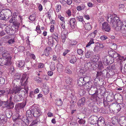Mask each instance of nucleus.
Returning <instances> with one entry per match:
<instances>
[{"label": "nucleus", "instance_id": "23", "mask_svg": "<svg viewBox=\"0 0 126 126\" xmlns=\"http://www.w3.org/2000/svg\"><path fill=\"white\" fill-rule=\"evenodd\" d=\"M86 7L84 4H82L80 5H79L77 6L76 9L78 11L83 10H84Z\"/></svg>", "mask_w": 126, "mask_h": 126}, {"label": "nucleus", "instance_id": "14", "mask_svg": "<svg viewBox=\"0 0 126 126\" xmlns=\"http://www.w3.org/2000/svg\"><path fill=\"white\" fill-rule=\"evenodd\" d=\"M98 120V118L97 116L94 115L91 116L89 118L90 124L93 125L95 124L96 123H97Z\"/></svg>", "mask_w": 126, "mask_h": 126}, {"label": "nucleus", "instance_id": "40", "mask_svg": "<svg viewBox=\"0 0 126 126\" xmlns=\"http://www.w3.org/2000/svg\"><path fill=\"white\" fill-rule=\"evenodd\" d=\"M124 7L125 6L123 4H120L119 6V10L120 11H123L124 10Z\"/></svg>", "mask_w": 126, "mask_h": 126}, {"label": "nucleus", "instance_id": "47", "mask_svg": "<svg viewBox=\"0 0 126 126\" xmlns=\"http://www.w3.org/2000/svg\"><path fill=\"white\" fill-rule=\"evenodd\" d=\"M29 117H27L26 120H24L23 121V122L27 126L28 125L29 122H31L30 120H29Z\"/></svg>", "mask_w": 126, "mask_h": 126}, {"label": "nucleus", "instance_id": "27", "mask_svg": "<svg viewBox=\"0 0 126 126\" xmlns=\"http://www.w3.org/2000/svg\"><path fill=\"white\" fill-rule=\"evenodd\" d=\"M84 82L83 77H81L78 80V84L80 86H83L84 85Z\"/></svg>", "mask_w": 126, "mask_h": 126}, {"label": "nucleus", "instance_id": "45", "mask_svg": "<svg viewBox=\"0 0 126 126\" xmlns=\"http://www.w3.org/2000/svg\"><path fill=\"white\" fill-rule=\"evenodd\" d=\"M56 104L58 106H60L62 104V102L61 99H60L59 100L56 101Z\"/></svg>", "mask_w": 126, "mask_h": 126}, {"label": "nucleus", "instance_id": "42", "mask_svg": "<svg viewBox=\"0 0 126 126\" xmlns=\"http://www.w3.org/2000/svg\"><path fill=\"white\" fill-rule=\"evenodd\" d=\"M15 41V40L14 39L12 38L11 39H9L8 41L7 42V43L11 45L13 44Z\"/></svg>", "mask_w": 126, "mask_h": 126}, {"label": "nucleus", "instance_id": "22", "mask_svg": "<svg viewBox=\"0 0 126 126\" xmlns=\"http://www.w3.org/2000/svg\"><path fill=\"white\" fill-rule=\"evenodd\" d=\"M88 106L90 107L91 109L94 112H96L97 111L98 109L97 106L91 104H89Z\"/></svg>", "mask_w": 126, "mask_h": 126}, {"label": "nucleus", "instance_id": "56", "mask_svg": "<svg viewBox=\"0 0 126 126\" xmlns=\"http://www.w3.org/2000/svg\"><path fill=\"white\" fill-rule=\"evenodd\" d=\"M35 94L33 91H31L30 94L29 96L32 98H34L35 97Z\"/></svg>", "mask_w": 126, "mask_h": 126}, {"label": "nucleus", "instance_id": "16", "mask_svg": "<svg viewBox=\"0 0 126 126\" xmlns=\"http://www.w3.org/2000/svg\"><path fill=\"white\" fill-rule=\"evenodd\" d=\"M104 119L102 117H100L97 122L98 126H105Z\"/></svg>", "mask_w": 126, "mask_h": 126}, {"label": "nucleus", "instance_id": "57", "mask_svg": "<svg viewBox=\"0 0 126 126\" xmlns=\"http://www.w3.org/2000/svg\"><path fill=\"white\" fill-rule=\"evenodd\" d=\"M48 87H47L46 88L43 89V91L45 94H48L49 93V91L48 90Z\"/></svg>", "mask_w": 126, "mask_h": 126}, {"label": "nucleus", "instance_id": "55", "mask_svg": "<svg viewBox=\"0 0 126 126\" xmlns=\"http://www.w3.org/2000/svg\"><path fill=\"white\" fill-rule=\"evenodd\" d=\"M98 68L100 69L103 68V64L101 63H99L97 65Z\"/></svg>", "mask_w": 126, "mask_h": 126}, {"label": "nucleus", "instance_id": "64", "mask_svg": "<svg viewBox=\"0 0 126 126\" xmlns=\"http://www.w3.org/2000/svg\"><path fill=\"white\" fill-rule=\"evenodd\" d=\"M70 51V50L68 49H66L65 50L64 52L63 53V55L64 56L68 53V52Z\"/></svg>", "mask_w": 126, "mask_h": 126}, {"label": "nucleus", "instance_id": "9", "mask_svg": "<svg viewBox=\"0 0 126 126\" xmlns=\"http://www.w3.org/2000/svg\"><path fill=\"white\" fill-rule=\"evenodd\" d=\"M2 58L6 59L7 61L10 62H12L11 59L12 57L10 54L7 51H4L2 54Z\"/></svg>", "mask_w": 126, "mask_h": 126}, {"label": "nucleus", "instance_id": "4", "mask_svg": "<svg viewBox=\"0 0 126 126\" xmlns=\"http://www.w3.org/2000/svg\"><path fill=\"white\" fill-rule=\"evenodd\" d=\"M102 61L104 64L106 65L111 64L114 62V59L110 56L104 57L102 58Z\"/></svg>", "mask_w": 126, "mask_h": 126}, {"label": "nucleus", "instance_id": "59", "mask_svg": "<svg viewBox=\"0 0 126 126\" xmlns=\"http://www.w3.org/2000/svg\"><path fill=\"white\" fill-rule=\"evenodd\" d=\"M65 72L66 73L68 74H72V72L71 70L68 69V68L67 69H66L65 70Z\"/></svg>", "mask_w": 126, "mask_h": 126}, {"label": "nucleus", "instance_id": "32", "mask_svg": "<svg viewBox=\"0 0 126 126\" xmlns=\"http://www.w3.org/2000/svg\"><path fill=\"white\" fill-rule=\"evenodd\" d=\"M92 52L90 51H88L85 54L86 57L87 58H90L92 56Z\"/></svg>", "mask_w": 126, "mask_h": 126}, {"label": "nucleus", "instance_id": "61", "mask_svg": "<svg viewBox=\"0 0 126 126\" xmlns=\"http://www.w3.org/2000/svg\"><path fill=\"white\" fill-rule=\"evenodd\" d=\"M5 80L4 79L1 77L0 78V84H3L4 83Z\"/></svg>", "mask_w": 126, "mask_h": 126}, {"label": "nucleus", "instance_id": "41", "mask_svg": "<svg viewBox=\"0 0 126 126\" xmlns=\"http://www.w3.org/2000/svg\"><path fill=\"white\" fill-rule=\"evenodd\" d=\"M32 109H31V110H27L26 113V115L28 117H30L31 116H32Z\"/></svg>", "mask_w": 126, "mask_h": 126}, {"label": "nucleus", "instance_id": "11", "mask_svg": "<svg viewBox=\"0 0 126 126\" xmlns=\"http://www.w3.org/2000/svg\"><path fill=\"white\" fill-rule=\"evenodd\" d=\"M27 75L23 74L22 75V77L20 79V82L21 85L22 86L26 85L28 82L27 80L28 78H26Z\"/></svg>", "mask_w": 126, "mask_h": 126}, {"label": "nucleus", "instance_id": "18", "mask_svg": "<svg viewBox=\"0 0 126 126\" xmlns=\"http://www.w3.org/2000/svg\"><path fill=\"white\" fill-rule=\"evenodd\" d=\"M26 104V102H23L21 103L18 104L16 106V110H19L23 108L25 106Z\"/></svg>", "mask_w": 126, "mask_h": 126}, {"label": "nucleus", "instance_id": "54", "mask_svg": "<svg viewBox=\"0 0 126 126\" xmlns=\"http://www.w3.org/2000/svg\"><path fill=\"white\" fill-rule=\"evenodd\" d=\"M124 23L125 24L123 26V28L122 29V30L124 31L126 33V21H124Z\"/></svg>", "mask_w": 126, "mask_h": 126}, {"label": "nucleus", "instance_id": "44", "mask_svg": "<svg viewBox=\"0 0 126 126\" xmlns=\"http://www.w3.org/2000/svg\"><path fill=\"white\" fill-rule=\"evenodd\" d=\"M61 2L62 3L64 2H67L68 5H70L72 3V0H67V2L64 0H62V1H61Z\"/></svg>", "mask_w": 126, "mask_h": 126}, {"label": "nucleus", "instance_id": "36", "mask_svg": "<svg viewBox=\"0 0 126 126\" xmlns=\"http://www.w3.org/2000/svg\"><path fill=\"white\" fill-rule=\"evenodd\" d=\"M76 19L79 21L82 22V23L84 24L85 23L83 18V16H79L76 17Z\"/></svg>", "mask_w": 126, "mask_h": 126}, {"label": "nucleus", "instance_id": "20", "mask_svg": "<svg viewBox=\"0 0 126 126\" xmlns=\"http://www.w3.org/2000/svg\"><path fill=\"white\" fill-rule=\"evenodd\" d=\"M86 98L83 97L80 99L78 101V104L79 106H82L84 105L85 102Z\"/></svg>", "mask_w": 126, "mask_h": 126}, {"label": "nucleus", "instance_id": "6", "mask_svg": "<svg viewBox=\"0 0 126 126\" xmlns=\"http://www.w3.org/2000/svg\"><path fill=\"white\" fill-rule=\"evenodd\" d=\"M97 32V31L95 30L92 33L89 35L88 37V38H90V40L86 45V47L89 46L91 45L94 43L93 38L95 37V34Z\"/></svg>", "mask_w": 126, "mask_h": 126}, {"label": "nucleus", "instance_id": "43", "mask_svg": "<svg viewBox=\"0 0 126 126\" xmlns=\"http://www.w3.org/2000/svg\"><path fill=\"white\" fill-rule=\"evenodd\" d=\"M6 117L8 118H10L12 115L11 111L9 110L6 114Z\"/></svg>", "mask_w": 126, "mask_h": 126}, {"label": "nucleus", "instance_id": "2", "mask_svg": "<svg viewBox=\"0 0 126 126\" xmlns=\"http://www.w3.org/2000/svg\"><path fill=\"white\" fill-rule=\"evenodd\" d=\"M31 107L32 109V114L34 117L37 118L41 115V111L36 105H33Z\"/></svg>", "mask_w": 126, "mask_h": 126}, {"label": "nucleus", "instance_id": "46", "mask_svg": "<svg viewBox=\"0 0 126 126\" xmlns=\"http://www.w3.org/2000/svg\"><path fill=\"white\" fill-rule=\"evenodd\" d=\"M29 18L31 21H33L34 20L35 18V15L32 14L29 17Z\"/></svg>", "mask_w": 126, "mask_h": 126}, {"label": "nucleus", "instance_id": "26", "mask_svg": "<svg viewBox=\"0 0 126 126\" xmlns=\"http://www.w3.org/2000/svg\"><path fill=\"white\" fill-rule=\"evenodd\" d=\"M77 57L74 55L72 56L71 57L69 62L75 64L77 62Z\"/></svg>", "mask_w": 126, "mask_h": 126}, {"label": "nucleus", "instance_id": "33", "mask_svg": "<svg viewBox=\"0 0 126 126\" xmlns=\"http://www.w3.org/2000/svg\"><path fill=\"white\" fill-rule=\"evenodd\" d=\"M5 118V116L4 115H0V124L3 123L4 121Z\"/></svg>", "mask_w": 126, "mask_h": 126}, {"label": "nucleus", "instance_id": "12", "mask_svg": "<svg viewBox=\"0 0 126 126\" xmlns=\"http://www.w3.org/2000/svg\"><path fill=\"white\" fill-rule=\"evenodd\" d=\"M125 24L123 22H122L120 20L115 25L116 26L115 27V29L117 31H122L123 26Z\"/></svg>", "mask_w": 126, "mask_h": 126}, {"label": "nucleus", "instance_id": "13", "mask_svg": "<svg viewBox=\"0 0 126 126\" xmlns=\"http://www.w3.org/2000/svg\"><path fill=\"white\" fill-rule=\"evenodd\" d=\"M5 103L4 105V108L8 109H10L14 108V103L13 102H8V101L5 102Z\"/></svg>", "mask_w": 126, "mask_h": 126}, {"label": "nucleus", "instance_id": "58", "mask_svg": "<svg viewBox=\"0 0 126 126\" xmlns=\"http://www.w3.org/2000/svg\"><path fill=\"white\" fill-rule=\"evenodd\" d=\"M52 37L53 38L55 39L56 41H57L58 40V37L57 34H54L53 35V37Z\"/></svg>", "mask_w": 126, "mask_h": 126}, {"label": "nucleus", "instance_id": "28", "mask_svg": "<svg viewBox=\"0 0 126 126\" xmlns=\"http://www.w3.org/2000/svg\"><path fill=\"white\" fill-rule=\"evenodd\" d=\"M4 13L6 18H8L9 17H10L12 14L11 11L8 9L7 10V11Z\"/></svg>", "mask_w": 126, "mask_h": 126}, {"label": "nucleus", "instance_id": "48", "mask_svg": "<svg viewBox=\"0 0 126 126\" xmlns=\"http://www.w3.org/2000/svg\"><path fill=\"white\" fill-rule=\"evenodd\" d=\"M50 68L51 70H54L55 69V67L54 65V63H52L50 65Z\"/></svg>", "mask_w": 126, "mask_h": 126}, {"label": "nucleus", "instance_id": "3", "mask_svg": "<svg viewBox=\"0 0 126 126\" xmlns=\"http://www.w3.org/2000/svg\"><path fill=\"white\" fill-rule=\"evenodd\" d=\"M12 91L13 92V95H14L13 99L14 102H16L21 100L22 99V96L20 93L18 92V90L16 88H14Z\"/></svg>", "mask_w": 126, "mask_h": 126}, {"label": "nucleus", "instance_id": "34", "mask_svg": "<svg viewBox=\"0 0 126 126\" xmlns=\"http://www.w3.org/2000/svg\"><path fill=\"white\" fill-rule=\"evenodd\" d=\"M6 18L5 13L2 12H0V19L2 20H4Z\"/></svg>", "mask_w": 126, "mask_h": 126}, {"label": "nucleus", "instance_id": "49", "mask_svg": "<svg viewBox=\"0 0 126 126\" xmlns=\"http://www.w3.org/2000/svg\"><path fill=\"white\" fill-rule=\"evenodd\" d=\"M38 121L37 119H35L33 120L29 125V126H32L35 125H36L37 124Z\"/></svg>", "mask_w": 126, "mask_h": 126}, {"label": "nucleus", "instance_id": "7", "mask_svg": "<svg viewBox=\"0 0 126 126\" xmlns=\"http://www.w3.org/2000/svg\"><path fill=\"white\" fill-rule=\"evenodd\" d=\"M92 84L91 82H89L84 84L83 87L84 89L87 90L89 91L90 90H93L94 89V91H96L97 90V87L95 86H94L92 85Z\"/></svg>", "mask_w": 126, "mask_h": 126}, {"label": "nucleus", "instance_id": "50", "mask_svg": "<svg viewBox=\"0 0 126 126\" xmlns=\"http://www.w3.org/2000/svg\"><path fill=\"white\" fill-rule=\"evenodd\" d=\"M83 51L81 49H77V53L79 55H82L83 54Z\"/></svg>", "mask_w": 126, "mask_h": 126}, {"label": "nucleus", "instance_id": "51", "mask_svg": "<svg viewBox=\"0 0 126 126\" xmlns=\"http://www.w3.org/2000/svg\"><path fill=\"white\" fill-rule=\"evenodd\" d=\"M14 78L16 79H19L21 78V75L19 74H16L14 76Z\"/></svg>", "mask_w": 126, "mask_h": 126}, {"label": "nucleus", "instance_id": "52", "mask_svg": "<svg viewBox=\"0 0 126 126\" xmlns=\"http://www.w3.org/2000/svg\"><path fill=\"white\" fill-rule=\"evenodd\" d=\"M61 6L60 4L57 5L56 6V11L58 12H59L61 10Z\"/></svg>", "mask_w": 126, "mask_h": 126}, {"label": "nucleus", "instance_id": "24", "mask_svg": "<svg viewBox=\"0 0 126 126\" xmlns=\"http://www.w3.org/2000/svg\"><path fill=\"white\" fill-rule=\"evenodd\" d=\"M92 63L88 62L84 64V67L85 68L91 69L92 67Z\"/></svg>", "mask_w": 126, "mask_h": 126}, {"label": "nucleus", "instance_id": "1", "mask_svg": "<svg viewBox=\"0 0 126 126\" xmlns=\"http://www.w3.org/2000/svg\"><path fill=\"white\" fill-rule=\"evenodd\" d=\"M120 20L119 18L116 16L110 15L108 17L107 20L111 26L115 28V25L119 22Z\"/></svg>", "mask_w": 126, "mask_h": 126}, {"label": "nucleus", "instance_id": "31", "mask_svg": "<svg viewBox=\"0 0 126 126\" xmlns=\"http://www.w3.org/2000/svg\"><path fill=\"white\" fill-rule=\"evenodd\" d=\"M48 44L50 46H52L53 44V38L52 37H48Z\"/></svg>", "mask_w": 126, "mask_h": 126}, {"label": "nucleus", "instance_id": "19", "mask_svg": "<svg viewBox=\"0 0 126 126\" xmlns=\"http://www.w3.org/2000/svg\"><path fill=\"white\" fill-rule=\"evenodd\" d=\"M119 122L122 126H126V118L124 117H121L119 119Z\"/></svg>", "mask_w": 126, "mask_h": 126}, {"label": "nucleus", "instance_id": "35", "mask_svg": "<svg viewBox=\"0 0 126 126\" xmlns=\"http://www.w3.org/2000/svg\"><path fill=\"white\" fill-rule=\"evenodd\" d=\"M10 94V97L8 101V102H13L12 101V97H13V92L12 90H11L10 91L9 93H8Z\"/></svg>", "mask_w": 126, "mask_h": 126}, {"label": "nucleus", "instance_id": "8", "mask_svg": "<svg viewBox=\"0 0 126 126\" xmlns=\"http://www.w3.org/2000/svg\"><path fill=\"white\" fill-rule=\"evenodd\" d=\"M103 46L102 44L99 42H97L95 43V47L93 49V51L95 53H98L100 51L101 48L103 47Z\"/></svg>", "mask_w": 126, "mask_h": 126}, {"label": "nucleus", "instance_id": "10", "mask_svg": "<svg viewBox=\"0 0 126 126\" xmlns=\"http://www.w3.org/2000/svg\"><path fill=\"white\" fill-rule=\"evenodd\" d=\"M12 63V62H9L6 59L2 58H0V65L1 66L10 65H11Z\"/></svg>", "mask_w": 126, "mask_h": 126}, {"label": "nucleus", "instance_id": "38", "mask_svg": "<svg viewBox=\"0 0 126 126\" xmlns=\"http://www.w3.org/2000/svg\"><path fill=\"white\" fill-rule=\"evenodd\" d=\"M16 18L15 16H12L11 19L9 20V21L10 23H12L13 24L16 23Z\"/></svg>", "mask_w": 126, "mask_h": 126}, {"label": "nucleus", "instance_id": "17", "mask_svg": "<svg viewBox=\"0 0 126 126\" xmlns=\"http://www.w3.org/2000/svg\"><path fill=\"white\" fill-rule=\"evenodd\" d=\"M69 23L71 28L73 29H74L76 26L75 18H71L70 20Z\"/></svg>", "mask_w": 126, "mask_h": 126}, {"label": "nucleus", "instance_id": "5", "mask_svg": "<svg viewBox=\"0 0 126 126\" xmlns=\"http://www.w3.org/2000/svg\"><path fill=\"white\" fill-rule=\"evenodd\" d=\"M108 53L111 57L113 58L119 60H122L123 58L117 52L113 50H110L108 51Z\"/></svg>", "mask_w": 126, "mask_h": 126}, {"label": "nucleus", "instance_id": "37", "mask_svg": "<svg viewBox=\"0 0 126 126\" xmlns=\"http://www.w3.org/2000/svg\"><path fill=\"white\" fill-rule=\"evenodd\" d=\"M25 64V62L24 61H19V63L17 65L19 67H22L24 66Z\"/></svg>", "mask_w": 126, "mask_h": 126}, {"label": "nucleus", "instance_id": "53", "mask_svg": "<svg viewBox=\"0 0 126 126\" xmlns=\"http://www.w3.org/2000/svg\"><path fill=\"white\" fill-rule=\"evenodd\" d=\"M6 94V91L3 90H0V97L2 96L5 95Z\"/></svg>", "mask_w": 126, "mask_h": 126}, {"label": "nucleus", "instance_id": "63", "mask_svg": "<svg viewBox=\"0 0 126 126\" xmlns=\"http://www.w3.org/2000/svg\"><path fill=\"white\" fill-rule=\"evenodd\" d=\"M19 51H23L24 49V47L22 46L19 47L18 48Z\"/></svg>", "mask_w": 126, "mask_h": 126}, {"label": "nucleus", "instance_id": "39", "mask_svg": "<svg viewBox=\"0 0 126 126\" xmlns=\"http://www.w3.org/2000/svg\"><path fill=\"white\" fill-rule=\"evenodd\" d=\"M83 81L84 82V84H85L87 83H88L89 82H91L90 81V78L89 77H83Z\"/></svg>", "mask_w": 126, "mask_h": 126}, {"label": "nucleus", "instance_id": "15", "mask_svg": "<svg viewBox=\"0 0 126 126\" xmlns=\"http://www.w3.org/2000/svg\"><path fill=\"white\" fill-rule=\"evenodd\" d=\"M102 29L105 32H109L110 30V25L106 22H104L102 25Z\"/></svg>", "mask_w": 126, "mask_h": 126}, {"label": "nucleus", "instance_id": "30", "mask_svg": "<svg viewBox=\"0 0 126 126\" xmlns=\"http://www.w3.org/2000/svg\"><path fill=\"white\" fill-rule=\"evenodd\" d=\"M85 29L88 31H90L92 29V27L89 23H86L84 25Z\"/></svg>", "mask_w": 126, "mask_h": 126}, {"label": "nucleus", "instance_id": "29", "mask_svg": "<svg viewBox=\"0 0 126 126\" xmlns=\"http://www.w3.org/2000/svg\"><path fill=\"white\" fill-rule=\"evenodd\" d=\"M112 123L114 125H115L118 123V118L116 117H114L112 118Z\"/></svg>", "mask_w": 126, "mask_h": 126}, {"label": "nucleus", "instance_id": "62", "mask_svg": "<svg viewBox=\"0 0 126 126\" xmlns=\"http://www.w3.org/2000/svg\"><path fill=\"white\" fill-rule=\"evenodd\" d=\"M107 38V37L105 35L101 36L100 37V39L102 40H104Z\"/></svg>", "mask_w": 126, "mask_h": 126}, {"label": "nucleus", "instance_id": "21", "mask_svg": "<svg viewBox=\"0 0 126 126\" xmlns=\"http://www.w3.org/2000/svg\"><path fill=\"white\" fill-rule=\"evenodd\" d=\"M5 31L8 34H11L13 33V29L10 25L6 26L5 28Z\"/></svg>", "mask_w": 126, "mask_h": 126}, {"label": "nucleus", "instance_id": "60", "mask_svg": "<svg viewBox=\"0 0 126 126\" xmlns=\"http://www.w3.org/2000/svg\"><path fill=\"white\" fill-rule=\"evenodd\" d=\"M85 121L82 119H80L78 121V123L80 124H84L85 123Z\"/></svg>", "mask_w": 126, "mask_h": 126}, {"label": "nucleus", "instance_id": "25", "mask_svg": "<svg viewBox=\"0 0 126 126\" xmlns=\"http://www.w3.org/2000/svg\"><path fill=\"white\" fill-rule=\"evenodd\" d=\"M51 50V48L50 47H47L44 50L45 55L46 56H48L49 54L50 51Z\"/></svg>", "mask_w": 126, "mask_h": 126}]
</instances>
